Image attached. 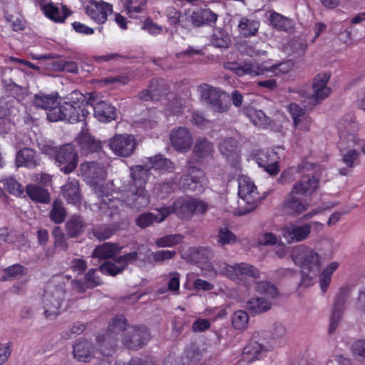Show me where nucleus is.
I'll return each mask as SVG.
<instances>
[{
  "mask_svg": "<svg viewBox=\"0 0 365 365\" xmlns=\"http://www.w3.org/2000/svg\"><path fill=\"white\" fill-rule=\"evenodd\" d=\"M339 263L332 262L329 264L319 275V286L322 292H326L331 281L333 273L338 269Z\"/></svg>",
  "mask_w": 365,
  "mask_h": 365,
  "instance_id": "obj_39",
  "label": "nucleus"
},
{
  "mask_svg": "<svg viewBox=\"0 0 365 365\" xmlns=\"http://www.w3.org/2000/svg\"><path fill=\"white\" fill-rule=\"evenodd\" d=\"M271 335V341L269 342V347H274L282 342L283 339L286 335V329L283 325L276 324L272 329Z\"/></svg>",
  "mask_w": 365,
  "mask_h": 365,
  "instance_id": "obj_56",
  "label": "nucleus"
},
{
  "mask_svg": "<svg viewBox=\"0 0 365 365\" xmlns=\"http://www.w3.org/2000/svg\"><path fill=\"white\" fill-rule=\"evenodd\" d=\"M259 26V22L255 19H249L245 17L241 18L238 28L241 34L245 36L255 35Z\"/></svg>",
  "mask_w": 365,
  "mask_h": 365,
  "instance_id": "obj_45",
  "label": "nucleus"
},
{
  "mask_svg": "<svg viewBox=\"0 0 365 365\" xmlns=\"http://www.w3.org/2000/svg\"><path fill=\"white\" fill-rule=\"evenodd\" d=\"M292 259L303 270L317 272L321 266V256L314 249L299 245L293 248Z\"/></svg>",
  "mask_w": 365,
  "mask_h": 365,
  "instance_id": "obj_9",
  "label": "nucleus"
},
{
  "mask_svg": "<svg viewBox=\"0 0 365 365\" xmlns=\"http://www.w3.org/2000/svg\"><path fill=\"white\" fill-rule=\"evenodd\" d=\"M40 7L45 16L55 22L62 23L70 15L69 9L64 5L58 6L53 3L42 1Z\"/></svg>",
  "mask_w": 365,
  "mask_h": 365,
  "instance_id": "obj_24",
  "label": "nucleus"
},
{
  "mask_svg": "<svg viewBox=\"0 0 365 365\" xmlns=\"http://www.w3.org/2000/svg\"><path fill=\"white\" fill-rule=\"evenodd\" d=\"M86 15L98 24H103L113 12V6L102 0H91L85 6Z\"/></svg>",
  "mask_w": 365,
  "mask_h": 365,
  "instance_id": "obj_15",
  "label": "nucleus"
},
{
  "mask_svg": "<svg viewBox=\"0 0 365 365\" xmlns=\"http://www.w3.org/2000/svg\"><path fill=\"white\" fill-rule=\"evenodd\" d=\"M142 252L140 250L139 252L133 251L117 257L114 259V262H107L101 264L99 267V270L103 274L115 276L122 272L129 264L139 259V255Z\"/></svg>",
  "mask_w": 365,
  "mask_h": 365,
  "instance_id": "obj_14",
  "label": "nucleus"
},
{
  "mask_svg": "<svg viewBox=\"0 0 365 365\" xmlns=\"http://www.w3.org/2000/svg\"><path fill=\"white\" fill-rule=\"evenodd\" d=\"M61 192L68 203L78 205L81 202V195L78 180L69 178L67 182L61 187Z\"/></svg>",
  "mask_w": 365,
  "mask_h": 365,
  "instance_id": "obj_29",
  "label": "nucleus"
},
{
  "mask_svg": "<svg viewBox=\"0 0 365 365\" xmlns=\"http://www.w3.org/2000/svg\"><path fill=\"white\" fill-rule=\"evenodd\" d=\"M141 29L145 31L152 36H158L163 31V26L153 22L151 19H147L141 26Z\"/></svg>",
  "mask_w": 365,
  "mask_h": 365,
  "instance_id": "obj_63",
  "label": "nucleus"
},
{
  "mask_svg": "<svg viewBox=\"0 0 365 365\" xmlns=\"http://www.w3.org/2000/svg\"><path fill=\"white\" fill-rule=\"evenodd\" d=\"M26 193L29 197L34 201L48 203L49 201V195L48 192L37 185H29L26 187Z\"/></svg>",
  "mask_w": 365,
  "mask_h": 365,
  "instance_id": "obj_44",
  "label": "nucleus"
},
{
  "mask_svg": "<svg viewBox=\"0 0 365 365\" xmlns=\"http://www.w3.org/2000/svg\"><path fill=\"white\" fill-rule=\"evenodd\" d=\"M269 348V346H264L257 341H250L244 349L243 360L248 362L259 360L265 356Z\"/></svg>",
  "mask_w": 365,
  "mask_h": 365,
  "instance_id": "obj_28",
  "label": "nucleus"
},
{
  "mask_svg": "<svg viewBox=\"0 0 365 365\" xmlns=\"http://www.w3.org/2000/svg\"><path fill=\"white\" fill-rule=\"evenodd\" d=\"M120 249L121 247L115 244L104 243L95 248L92 256L99 259H107L113 257Z\"/></svg>",
  "mask_w": 365,
  "mask_h": 365,
  "instance_id": "obj_41",
  "label": "nucleus"
},
{
  "mask_svg": "<svg viewBox=\"0 0 365 365\" xmlns=\"http://www.w3.org/2000/svg\"><path fill=\"white\" fill-rule=\"evenodd\" d=\"M175 255L174 250H163L151 252L146 259L150 263L163 264L165 260L173 259Z\"/></svg>",
  "mask_w": 365,
  "mask_h": 365,
  "instance_id": "obj_51",
  "label": "nucleus"
},
{
  "mask_svg": "<svg viewBox=\"0 0 365 365\" xmlns=\"http://www.w3.org/2000/svg\"><path fill=\"white\" fill-rule=\"evenodd\" d=\"M150 339L148 329L143 326L131 327L123 335L122 341L129 349H138Z\"/></svg>",
  "mask_w": 365,
  "mask_h": 365,
  "instance_id": "obj_18",
  "label": "nucleus"
},
{
  "mask_svg": "<svg viewBox=\"0 0 365 365\" xmlns=\"http://www.w3.org/2000/svg\"><path fill=\"white\" fill-rule=\"evenodd\" d=\"M217 19V15L210 9L194 11L191 15L192 22L196 26L215 24Z\"/></svg>",
  "mask_w": 365,
  "mask_h": 365,
  "instance_id": "obj_37",
  "label": "nucleus"
},
{
  "mask_svg": "<svg viewBox=\"0 0 365 365\" xmlns=\"http://www.w3.org/2000/svg\"><path fill=\"white\" fill-rule=\"evenodd\" d=\"M167 98L169 100L172 98V101H170L168 104V107L165 110V114L170 115L171 113H180L182 111L184 105L182 100L175 98L174 95L172 93L169 94Z\"/></svg>",
  "mask_w": 365,
  "mask_h": 365,
  "instance_id": "obj_60",
  "label": "nucleus"
},
{
  "mask_svg": "<svg viewBox=\"0 0 365 365\" xmlns=\"http://www.w3.org/2000/svg\"><path fill=\"white\" fill-rule=\"evenodd\" d=\"M28 269L26 267L19 264H15L8 267L4 270V275L1 277L2 281L11 280L26 275Z\"/></svg>",
  "mask_w": 365,
  "mask_h": 365,
  "instance_id": "obj_46",
  "label": "nucleus"
},
{
  "mask_svg": "<svg viewBox=\"0 0 365 365\" xmlns=\"http://www.w3.org/2000/svg\"><path fill=\"white\" fill-rule=\"evenodd\" d=\"M230 36L221 30L216 31L212 37V43L215 47L227 48L230 44Z\"/></svg>",
  "mask_w": 365,
  "mask_h": 365,
  "instance_id": "obj_59",
  "label": "nucleus"
},
{
  "mask_svg": "<svg viewBox=\"0 0 365 365\" xmlns=\"http://www.w3.org/2000/svg\"><path fill=\"white\" fill-rule=\"evenodd\" d=\"M147 160L150 166L138 165L131 167L130 179L121 187L122 200L128 206L137 210L146 207L150 201V195L145 190L150 169L160 173H172L175 170L174 163L162 155H156Z\"/></svg>",
  "mask_w": 365,
  "mask_h": 365,
  "instance_id": "obj_1",
  "label": "nucleus"
},
{
  "mask_svg": "<svg viewBox=\"0 0 365 365\" xmlns=\"http://www.w3.org/2000/svg\"><path fill=\"white\" fill-rule=\"evenodd\" d=\"M16 165L27 168H34L39 164L40 160L34 150L29 148L21 149L16 155Z\"/></svg>",
  "mask_w": 365,
  "mask_h": 365,
  "instance_id": "obj_33",
  "label": "nucleus"
},
{
  "mask_svg": "<svg viewBox=\"0 0 365 365\" xmlns=\"http://www.w3.org/2000/svg\"><path fill=\"white\" fill-rule=\"evenodd\" d=\"M329 79L330 75L327 73H319L314 78L310 98L313 103H320L329 96L331 88L327 86Z\"/></svg>",
  "mask_w": 365,
  "mask_h": 365,
  "instance_id": "obj_19",
  "label": "nucleus"
},
{
  "mask_svg": "<svg viewBox=\"0 0 365 365\" xmlns=\"http://www.w3.org/2000/svg\"><path fill=\"white\" fill-rule=\"evenodd\" d=\"M171 214L170 207L157 209L155 212H145L135 219V224L140 228H145L154 223H160Z\"/></svg>",
  "mask_w": 365,
  "mask_h": 365,
  "instance_id": "obj_23",
  "label": "nucleus"
},
{
  "mask_svg": "<svg viewBox=\"0 0 365 365\" xmlns=\"http://www.w3.org/2000/svg\"><path fill=\"white\" fill-rule=\"evenodd\" d=\"M126 327L127 322L124 317L122 315L117 316L110 322L107 333L97 337L99 349L103 355L109 356L112 354L116 346L115 335L125 330Z\"/></svg>",
  "mask_w": 365,
  "mask_h": 365,
  "instance_id": "obj_8",
  "label": "nucleus"
},
{
  "mask_svg": "<svg viewBox=\"0 0 365 365\" xmlns=\"http://www.w3.org/2000/svg\"><path fill=\"white\" fill-rule=\"evenodd\" d=\"M237 240L236 235L228 228L222 227L219 230L217 242L220 246L226 245H232Z\"/></svg>",
  "mask_w": 365,
  "mask_h": 365,
  "instance_id": "obj_55",
  "label": "nucleus"
},
{
  "mask_svg": "<svg viewBox=\"0 0 365 365\" xmlns=\"http://www.w3.org/2000/svg\"><path fill=\"white\" fill-rule=\"evenodd\" d=\"M294 192L292 191L283 202L284 208L290 214L295 216L299 215L307 210L308 203H303L299 198L294 195Z\"/></svg>",
  "mask_w": 365,
  "mask_h": 365,
  "instance_id": "obj_35",
  "label": "nucleus"
},
{
  "mask_svg": "<svg viewBox=\"0 0 365 365\" xmlns=\"http://www.w3.org/2000/svg\"><path fill=\"white\" fill-rule=\"evenodd\" d=\"M319 183V178L307 175L294 185L292 192L299 195H311L318 188Z\"/></svg>",
  "mask_w": 365,
  "mask_h": 365,
  "instance_id": "obj_25",
  "label": "nucleus"
},
{
  "mask_svg": "<svg viewBox=\"0 0 365 365\" xmlns=\"http://www.w3.org/2000/svg\"><path fill=\"white\" fill-rule=\"evenodd\" d=\"M237 142L232 138L224 139L219 145L221 153L227 157L236 154Z\"/></svg>",
  "mask_w": 365,
  "mask_h": 365,
  "instance_id": "obj_58",
  "label": "nucleus"
},
{
  "mask_svg": "<svg viewBox=\"0 0 365 365\" xmlns=\"http://www.w3.org/2000/svg\"><path fill=\"white\" fill-rule=\"evenodd\" d=\"M341 162L346 166L339 169V173L342 175H348L350 170L359 165L360 162V153L355 149L341 150Z\"/></svg>",
  "mask_w": 365,
  "mask_h": 365,
  "instance_id": "obj_31",
  "label": "nucleus"
},
{
  "mask_svg": "<svg viewBox=\"0 0 365 365\" xmlns=\"http://www.w3.org/2000/svg\"><path fill=\"white\" fill-rule=\"evenodd\" d=\"M213 146L205 138H200L195 145L194 153L199 157H205L212 153Z\"/></svg>",
  "mask_w": 365,
  "mask_h": 365,
  "instance_id": "obj_57",
  "label": "nucleus"
},
{
  "mask_svg": "<svg viewBox=\"0 0 365 365\" xmlns=\"http://www.w3.org/2000/svg\"><path fill=\"white\" fill-rule=\"evenodd\" d=\"M249 322L247 313L243 310L236 311L232 317V324L235 329L243 330L247 328Z\"/></svg>",
  "mask_w": 365,
  "mask_h": 365,
  "instance_id": "obj_54",
  "label": "nucleus"
},
{
  "mask_svg": "<svg viewBox=\"0 0 365 365\" xmlns=\"http://www.w3.org/2000/svg\"><path fill=\"white\" fill-rule=\"evenodd\" d=\"M252 155L259 167L263 168L270 175L279 173L280 169L278 162L280 158L277 150H256L253 152Z\"/></svg>",
  "mask_w": 365,
  "mask_h": 365,
  "instance_id": "obj_16",
  "label": "nucleus"
},
{
  "mask_svg": "<svg viewBox=\"0 0 365 365\" xmlns=\"http://www.w3.org/2000/svg\"><path fill=\"white\" fill-rule=\"evenodd\" d=\"M108 147L118 156L128 158L131 156L136 148L137 140L131 134H115L108 141Z\"/></svg>",
  "mask_w": 365,
  "mask_h": 365,
  "instance_id": "obj_12",
  "label": "nucleus"
},
{
  "mask_svg": "<svg viewBox=\"0 0 365 365\" xmlns=\"http://www.w3.org/2000/svg\"><path fill=\"white\" fill-rule=\"evenodd\" d=\"M193 198L191 197H182L178 198L173 203L171 213H175L180 218H190L192 215Z\"/></svg>",
  "mask_w": 365,
  "mask_h": 365,
  "instance_id": "obj_30",
  "label": "nucleus"
},
{
  "mask_svg": "<svg viewBox=\"0 0 365 365\" xmlns=\"http://www.w3.org/2000/svg\"><path fill=\"white\" fill-rule=\"evenodd\" d=\"M146 1L145 0H126L127 13L131 18H136L138 14L145 10Z\"/></svg>",
  "mask_w": 365,
  "mask_h": 365,
  "instance_id": "obj_53",
  "label": "nucleus"
},
{
  "mask_svg": "<svg viewBox=\"0 0 365 365\" xmlns=\"http://www.w3.org/2000/svg\"><path fill=\"white\" fill-rule=\"evenodd\" d=\"M170 140L175 150L185 153L192 144V136L187 128L179 127L171 130Z\"/></svg>",
  "mask_w": 365,
  "mask_h": 365,
  "instance_id": "obj_20",
  "label": "nucleus"
},
{
  "mask_svg": "<svg viewBox=\"0 0 365 365\" xmlns=\"http://www.w3.org/2000/svg\"><path fill=\"white\" fill-rule=\"evenodd\" d=\"M279 240L275 234L269 232H262L258 237V242L262 245H275Z\"/></svg>",
  "mask_w": 365,
  "mask_h": 365,
  "instance_id": "obj_64",
  "label": "nucleus"
},
{
  "mask_svg": "<svg viewBox=\"0 0 365 365\" xmlns=\"http://www.w3.org/2000/svg\"><path fill=\"white\" fill-rule=\"evenodd\" d=\"M347 299V294L343 289H341L334 300V307L330 317L329 331H334L343 314V309Z\"/></svg>",
  "mask_w": 365,
  "mask_h": 365,
  "instance_id": "obj_26",
  "label": "nucleus"
},
{
  "mask_svg": "<svg viewBox=\"0 0 365 365\" xmlns=\"http://www.w3.org/2000/svg\"><path fill=\"white\" fill-rule=\"evenodd\" d=\"M161 88L158 80H153L148 89L143 91L139 96L143 101H158Z\"/></svg>",
  "mask_w": 365,
  "mask_h": 365,
  "instance_id": "obj_49",
  "label": "nucleus"
},
{
  "mask_svg": "<svg viewBox=\"0 0 365 365\" xmlns=\"http://www.w3.org/2000/svg\"><path fill=\"white\" fill-rule=\"evenodd\" d=\"M90 104L93 109L94 117L100 122L109 123L116 118V109L106 101H96L93 96Z\"/></svg>",
  "mask_w": 365,
  "mask_h": 365,
  "instance_id": "obj_21",
  "label": "nucleus"
},
{
  "mask_svg": "<svg viewBox=\"0 0 365 365\" xmlns=\"http://www.w3.org/2000/svg\"><path fill=\"white\" fill-rule=\"evenodd\" d=\"M7 91L10 93L18 101L22 102L29 96V91L26 86H21L13 82L3 81Z\"/></svg>",
  "mask_w": 365,
  "mask_h": 365,
  "instance_id": "obj_42",
  "label": "nucleus"
},
{
  "mask_svg": "<svg viewBox=\"0 0 365 365\" xmlns=\"http://www.w3.org/2000/svg\"><path fill=\"white\" fill-rule=\"evenodd\" d=\"M228 68L239 76L245 75L251 76L260 75L268 76V66H265L264 63L259 64L256 61L245 62L243 64L232 63H230Z\"/></svg>",
  "mask_w": 365,
  "mask_h": 365,
  "instance_id": "obj_22",
  "label": "nucleus"
},
{
  "mask_svg": "<svg viewBox=\"0 0 365 365\" xmlns=\"http://www.w3.org/2000/svg\"><path fill=\"white\" fill-rule=\"evenodd\" d=\"M292 68V63L290 61L282 62L280 63L268 66V76H277L280 73H287Z\"/></svg>",
  "mask_w": 365,
  "mask_h": 365,
  "instance_id": "obj_62",
  "label": "nucleus"
},
{
  "mask_svg": "<svg viewBox=\"0 0 365 365\" xmlns=\"http://www.w3.org/2000/svg\"><path fill=\"white\" fill-rule=\"evenodd\" d=\"M304 168V165H299L297 168H289L281 174L279 182L283 185L289 183L294 180V174L302 173Z\"/></svg>",
  "mask_w": 365,
  "mask_h": 365,
  "instance_id": "obj_61",
  "label": "nucleus"
},
{
  "mask_svg": "<svg viewBox=\"0 0 365 365\" xmlns=\"http://www.w3.org/2000/svg\"><path fill=\"white\" fill-rule=\"evenodd\" d=\"M238 195L240 198L239 204V215H245L253 210L261 198L256 185L247 176H241L238 179Z\"/></svg>",
  "mask_w": 365,
  "mask_h": 365,
  "instance_id": "obj_6",
  "label": "nucleus"
},
{
  "mask_svg": "<svg viewBox=\"0 0 365 365\" xmlns=\"http://www.w3.org/2000/svg\"><path fill=\"white\" fill-rule=\"evenodd\" d=\"M208 183V180L202 170L199 168L187 165V171L179 180V187L185 191L201 193Z\"/></svg>",
  "mask_w": 365,
  "mask_h": 365,
  "instance_id": "obj_11",
  "label": "nucleus"
},
{
  "mask_svg": "<svg viewBox=\"0 0 365 365\" xmlns=\"http://www.w3.org/2000/svg\"><path fill=\"white\" fill-rule=\"evenodd\" d=\"M269 21L272 25L278 30L289 33L294 30V21L279 13L272 12L269 16Z\"/></svg>",
  "mask_w": 365,
  "mask_h": 365,
  "instance_id": "obj_38",
  "label": "nucleus"
},
{
  "mask_svg": "<svg viewBox=\"0 0 365 365\" xmlns=\"http://www.w3.org/2000/svg\"><path fill=\"white\" fill-rule=\"evenodd\" d=\"M73 354L75 359L80 361H88L93 356L92 344L87 340H78L73 347Z\"/></svg>",
  "mask_w": 365,
  "mask_h": 365,
  "instance_id": "obj_32",
  "label": "nucleus"
},
{
  "mask_svg": "<svg viewBox=\"0 0 365 365\" xmlns=\"http://www.w3.org/2000/svg\"><path fill=\"white\" fill-rule=\"evenodd\" d=\"M323 223L318 221H312L306 223L290 222L281 229L283 238L288 244L301 242L307 240L311 234L312 229L318 233L324 230Z\"/></svg>",
  "mask_w": 365,
  "mask_h": 365,
  "instance_id": "obj_5",
  "label": "nucleus"
},
{
  "mask_svg": "<svg viewBox=\"0 0 365 365\" xmlns=\"http://www.w3.org/2000/svg\"><path fill=\"white\" fill-rule=\"evenodd\" d=\"M219 274L227 276L234 281L245 284L248 278L259 277V270L254 266L247 263H239L229 265L225 262L219 264Z\"/></svg>",
  "mask_w": 365,
  "mask_h": 365,
  "instance_id": "obj_10",
  "label": "nucleus"
},
{
  "mask_svg": "<svg viewBox=\"0 0 365 365\" xmlns=\"http://www.w3.org/2000/svg\"><path fill=\"white\" fill-rule=\"evenodd\" d=\"M272 300L262 297H252L246 302V308L252 313L262 314L271 309Z\"/></svg>",
  "mask_w": 365,
  "mask_h": 365,
  "instance_id": "obj_34",
  "label": "nucleus"
},
{
  "mask_svg": "<svg viewBox=\"0 0 365 365\" xmlns=\"http://www.w3.org/2000/svg\"><path fill=\"white\" fill-rule=\"evenodd\" d=\"M78 155L71 144H66L59 148L55 158V163L61 168V170L68 174L77 166Z\"/></svg>",
  "mask_w": 365,
  "mask_h": 365,
  "instance_id": "obj_17",
  "label": "nucleus"
},
{
  "mask_svg": "<svg viewBox=\"0 0 365 365\" xmlns=\"http://www.w3.org/2000/svg\"><path fill=\"white\" fill-rule=\"evenodd\" d=\"M255 289L258 293L264 295L265 298L273 299L278 295L276 287L266 281L257 282Z\"/></svg>",
  "mask_w": 365,
  "mask_h": 365,
  "instance_id": "obj_50",
  "label": "nucleus"
},
{
  "mask_svg": "<svg viewBox=\"0 0 365 365\" xmlns=\"http://www.w3.org/2000/svg\"><path fill=\"white\" fill-rule=\"evenodd\" d=\"M84 222L80 216L73 215L66 224V232L70 237H76L83 232Z\"/></svg>",
  "mask_w": 365,
  "mask_h": 365,
  "instance_id": "obj_47",
  "label": "nucleus"
},
{
  "mask_svg": "<svg viewBox=\"0 0 365 365\" xmlns=\"http://www.w3.org/2000/svg\"><path fill=\"white\" fill-rule=\"evenodd\" d=\"M202 354L195 344H190L184 351L180 361L181 365H191L201 359Z\"/></svg>",
  "mask_w": 365,
  "mask_h": 365,
  "instance_id": "obj_43",
  "label": "nucleus"
},
{
  "mask_svg": "<svg viewBox=\"0 0 365 365\" xmlns=\"http://www.w3.org/2000/svg\"><path fill=\"white\" fill-rule=\"evenodd\" d=\"M71 277L58 274L46 282L41 294V306L46 318L52 319L60 314L67 299L66 283Z\"/></svg>",
  "mask_w": 365,
  "mask_h": 365,
  "instance_id": "obj_3",
  "label": "nucleus"
},
{
  "mask_svg": "<svg viewBox=\"0 0 365 365\" xmlns=\"http://www.w3.org/2000/svg\"><path fill=\"white\" fill-rule=\"evenodd\" d=\"M197 90L201 100L209 104L213 111L224 113L228 110L229 106L223 104L221 100L222 95L225 93L219 88L207 83H202L197 87Z\"/></svg>",
  "mask_w": 365,
  "mask_h": 365,
  "instance_id": "obj_13",
  "label": "nucleus"
},
{
  "mask_svg": "<svg viewBox=\"0 0 365 365\" xmlns=\"http://www.w3.org/2000/svg\"><path fill=\"white\" fill-rule=\"evenodd\" d=\"M183 236L180 234L167 235L155 240L158 247H172L182 242Z\"/></svg>",
  "mask_w": 365,
  "mask_h": 365,
  "instance_id": "obj_52",
  "label": "nucleus"
},
{
  "mask_svg": "<svg viewBox=\"0 0 365 365\" xmlns=\"http://www.w3.org/2000/svg\"><path fill=\"white\" fill-rule=\"evenodd\" d=\"M81 154L88 155L101 149V142L88 133H83L78 139Z\"/></svg>",
  "mask_w": 365,
  "mask_h": 365,
  "instance_id": "obj_36",
  "label": "nucleus"
},
{
  "mask_svg": "<svg viewBox=\"0 0 365 365\" xmlns=\"http://www.w3.org/2000/svg\"><path fill=\"white\" fill-rule=\"evenodd\" d=\"M80 173L87 183L93 187L98 197L96 205L102 215L111 217L116 214L122 202L101 184L107 175L105 165L97 162H86L80 165Z\"/></svg>",
  "mask_w": 365,
  "mask_h": 365,
  "instance_id": "obj_2",
  "label": "nucleus"
},
{
  "mask_svg": "<svg viewBox=\"0 0 365 365\" xmlns=\"http://www.w3.org/2000/svg\"><path fill=\"white\" fill-rule=\"evenodd\" d=\"M244 113L250 121L257 127L264 128L269 125V118L260 110L247 108L245 109Z\"/></svg>",
  "mask_w": 365,
  "mask_h": 365,
  "instance_id": "obj_40",
  "label": "nucleus"
},
{
  "mask_svg": "<svg viewBox=\"0 0 365 365\" xmlns=\"http://www.w3.org/2000/svg\"><path fill=\"white\" fill-rule=\"evenodd\" d=\"M51 220L56 224L62 223L66 216V211L61 200H56L49 213Z\"/></svg>",
  "mask_w": 365,
  "mask_h": 365,
  "instance_id": "obj_48",
  "label": "nucleus"
},
{
  "mask_svg": "<svg viewBox=\"0 0 365 365\" xmlns=\"http://www.w3.org/2000/svg\"><path fill=\"white\" fill-rule=\"evenodd\" d=\"M182 258L192 263L197 264L204 272L203 274L210 277H215L219 274V263L217 267L208 262V260L213 257V252L208 247H190L187 250H182L181 252Z\"/></svg>",
  "mask_w": 365,
  "mask_h": 365,
  "instance_id": "obj_7",
  "label": "nucleus"
},
{
  "mask_svg": "<svg viewBox=\"0 0 365 365\" xmlns=\"http://www.w3.org/2000/svg\"><path fill=\"white\" fill-rule=\"evenodd\" d=\"M71 101L64 102L51 110L48 114V120H66L71 123L84 121L89 114L88 102H84V96L75 91L71 93Z\"/></svg>",
  "mask_w": 365,
  "mask_h": 365,
  "instance_id": "obj_4",
  "label": "nucleus"
},
{
  "mask_svg": "<svg viewBox=\"0 0 365 365\" xmlns=\"http://www.w3.org/2000/svg\"><path fill=\"white\" fill-rule=\"evenodd\" d=\"M58 93L45 94L39 93L36 94L33 99V104L37 107L47 110V118L48 119L49 113L58 108Z\"/></svg>",
  "mask_w": 365,
  "mask_h": 365,
  "instance_id": "obj_27",
  "label": "nucleus"
}]
</instances>
